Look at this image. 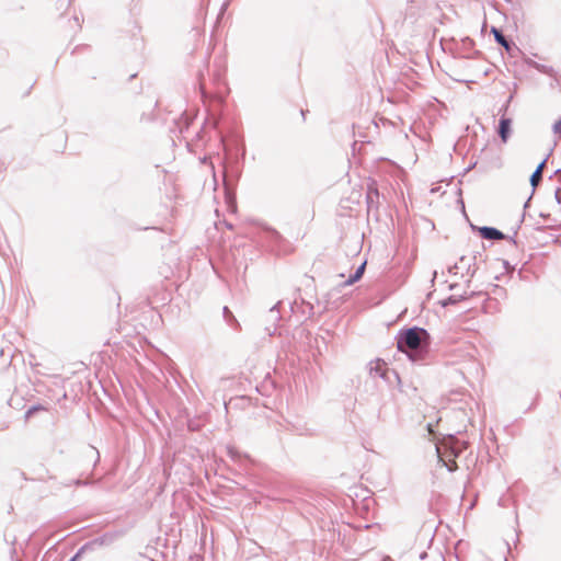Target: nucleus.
Masks as SVG:
<instances>
[{"mask_svg":"<svg viewBox=\"0 0 561 561\" xmlns=\"http://www.w3.org/2000/svg\"><path fill=\"white\" fill-rule=\"evenodd\" d=\"M426 332L420 328H411L400 333L398 337V348L402 352L409 350H416L421 345V337L425 335Z\"/></svg>","mask_w":561,"mask_h":561,"instance_id":"obj_1","label":"nucleus"},{"mask_svg":"<svg viewBox=\"0 0 561 561\" xmlns=\"http://www.w3.org/2000/svg\"><path fill=\"white\" fill-rule=\"evenodd\" d=\"M479 232H480V236L484 239H489V240H502L504 239V234L495 229V228H491V227H482L479 229Z\"/></svg>","mask_w":561,"mask_h":561,"instance_id":"obj_2","label":"nucleus"},{"mask_svg":"<svg viewBox=\"0 0 561 561\" xmlns=\"http://www.w3.org/2000/svg\"><path fill=\"white\" fill-rule=\"evenodd\" d=\"M512 121L510 118H501L499 134L503 142H506L510 136Z\"/></svg>","mask_w":561,"mask_h":561,"instance_id":"obj_3","label":"nucleus"},{"mask_svg":"<svg viewBox=\"0 0 561 561\" xmlns=\"http://www.w3.org/2000/svg\"><path fill=\"white\" fill-rule=\"evenodd\" d=\"M546 167V160H543L535 170V172L531 174L530 183L533 186H537L538 183L541 181L542 178V171Z\"/></svg>","mask_w":561,"mask_h":561,"instance_id":"obj_4","label":"nucleus"},{"mask_svg":"<svg viewBox=\"0 0 561 561\" xmlns=\"http://www.w3.org/2000/svg\"><path fill=\"white\" fill-rule=\"evenodd\" d=\"M499 44H501L503 47H505L507 50L510 49V44L506 41V38L503 36V34L495 27L491 31Z\"/></svg>","mask_w":561,"mask_h":561,"instance_id":"obj_5","label":"nucleus"},{"mask_svg":"<svg viewBox=\"0 0 561 561\" xmlns=\"http://www.w3.org/2000/svg\"><path fill=\"white\" fill-rule=\"evenodd\" d=\"M365 265H366V263H363V264L358 267V270H357V272L355 273V275L348 279V282H347L348 284H353V283H355L356 280H358V279L362 277V275H363V273H364V270H365Z\"/></svg>","mask_w":561,"mask_h":561,"instance_id":"obj_6","label":"nucleus"},{"mask_svg":"<svg viewBox=\"0 0 561 561\" xmlns=\"http://www.w3.org/2000/svg\"><path fill=\"white\" fill-rule=\"evenodd\" d=\"M553 131L556 134H561V118L557 121L553 125Z\"/></svg>","mask_w":561,"mask_h":561,"instance_id":"obj_7","label":"nucleus"},{"mask_svg":"<svg viewBox=\"0 0 561 561\" xmlns=\"http://www.w3.org/2000/svg\"><path fill=\"white\" fill-rule=\"evenodd\" d=\"M427 430H428L430 433H432V425L431 424L427 426Z\"/></svg>","mask_w":561,"mask_h":561,"instance_id":"obj_8","label":"nucleus"}]
</instances>
